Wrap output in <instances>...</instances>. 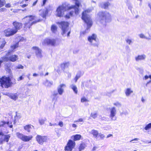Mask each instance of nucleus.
Masks as SVG:
<instances>
[{
	"label": "nucleus",
	"instance_id": "nucleus-56",
	"mask_svg": "<svg viewBox=\"0 0 151 151\" xmlns=\"http://www.w3.org/2000/svg\"><path fill=\"white\" fill-rule=\"evenodd\" d=\"M149 78V76H148L147 75H146L145 76L144 78V79H145V80L147 79L148 78Z\"/></svg>",
	"mask_w": 151,
	"mask_h": 151
},
{
	"label": "nucleus",
	"instance_id": "nucleus-35",
	"mask_svg": "<svg viewBox=\"0 0 151 151\" xmlns=\"http://www.w3.org/2000/svg\"><path fill=\"white\" fill-rule=\"evenodd\" d=\"M151 128V123H150L147 125L145 127V129L146 130H147Z\"/></svg>",
	"mask_w": 151,
	"mask_h": 151
},
{
	"label": "nucleus",
	"instance_id": "nucleus-50",
	"mask_svg": "<svg viewBox=\"0 0 151 151\" xmlns=\"http://www.w3.org/2000/svg\"><path fill=\"white\" fill-rule=\"evenodd\" d=\"M83 120L82 118H80L76 121H75L74 122H83Z\"/></svg>",
	"mask_w": 151,
	"mask_h": 151
},
{
	"label": "nucleus",
	"instance_id": "nucleus-24",
	"mask_svg": "<svg viewBox=\"0 0 151 151\" xmlns=\"http://www.w3.org/2000/svg\"><path fill=\"white\" fill-rule=\"evenodd\" d=\"M69 65L68 62L63 63L61 64V67L62 69L64 70L65 68H68Z\"/></svg>",
	"mask_w": 151,
	"mask_h": 151
},
{
	"label": "nucleus",
	"instance_id": "nucleus-1",
	"mask_svg": "<svg viewBox=\"0 0 151 151\" xmlns=\"http://www.w3.org/2000/svg\"><path fill=\"white\" fill-rule=\"evenodd\" d=\"M75 1L76 5H71L70 6L68 4H64L59 6L56 10L57 16L59 17L62 16L64 14V12L67 10L72 9L71 11L68 14L65 15V17L68 19L72 16L74 12L76 15L78 13V7L80 4L79 0H75Z\"/></svg>",
	"mask_w": 151,
	"mask_h": 151
},
{
	"label": "nucleus",
	"instance_id": "nucleus-33",
	"mask_svg": "<svg viewBox=\"0 0 151 151\" xmlns=\"http://www.w3.org/2000/svg\"><path fill=\"white\" fill-rule=\"evenodd\" d=\"M86 145L84 143H82L81 144L79 148V151H81L83 150L85 147H86Z\"/></svg>",
	"mask_w": 151,
	"mask_h": 151
},
{
	"label": "nucleus",
	"instance_id": "nucleus-51",
	"mask_svg": "<svg viewBox=\"0 0 151 151\" xmlns=\"http://www.w3.org/2000/svg\"><path fill=\"white\" fill-rule=\"evenodd\" d=\"M43 66V64H40V65H39V67H38L39 69V70L41 69L42 68V67Z\"/></svg>",
	"mask_w": 151,
	"mask_h": 151
},
{
	"label": "nucleus",
	"instance_id": "nucleus-11",
	"mask_svg": "<svg viewBox=\"0 0 151 151\" xmlns=\"http://www.w3.org/2000/svg\"><path fill=\"white\" fill-rule=\"evenodd\" d=\"M75 142L72 140H70L69 141L67 146L65 147V151H71L73 148L75 147Z\"/></svg>",
	"mask_w": 151,
	"mask_h": 151
},
{
	"label": "nucleus",
	"instance_id": "nucleus-62",
	"mask_svg": "<svg viewBox=\"0 0 151 151\" xmlns=\"http://www.w3.org/2000/svg\"><path fill=\"white\" fill-rule=\"evenodd\" d=\"M72 127H74V128H75V127H77V126L75 124H72Z\"/></svg>",
	"mask_w": 151,
	"mask_h": 151
},
{
	"label": "nucleus",
	"instance_id": "nucleus-47",
	"mask_svg": "<svg viewBox=\"0 0 151 151\" xmlns=\"http://www.w3.org/2000/svg\"><path fill=\"white\" fill-rule=\"evenodd\" d=\"M101 119L102 120H104L105 121H106L107 120V118L105 116H103V117H101Z\"/></svg>",
	"mask_w": 151,
	"mask_h": 151
},
{
	"label": "nucleus",
	"instance_id": "nucleus-26",
	"mask_svg": "<svg viewBox=\"0 0 151 151\" xmlns=\"http://www.w3.org/2000/svg\"><path fill=\"white\" fill-rule=\"evenodd\" d=\"M70 87L73 89L74 92L76 94H77L78 91L76 86L74 84H72L70 86Z\"/></svg>",
	"mask_w": 151,
	"mask_h": 151
},
{
	"label": "nucleus",
	"instance_id": "nucleus-64",
	"mask_svg": "<svg viewBox=\"0 0 151 151\" xmlns=\"http://www.w3.org/2000/svg\"><path fill=\"white\" fill-rule=\"evenodd\" d=\"M38 74L36 73H34L33 74V76H38Z\"/></svg>",
	"mask_w": 151,
	"mask_h": 151
},
{
	"label": "nucleus",
	"instance_id": "nucleus-17",
	"mask_svg": "<svg viewBox=\"0 0 151 151\" xmlns=\"http://www.w3.org/2000/svg\"><path fill=\"white\" fill-rule=\"evenodd\" d=\"M146 58V56L144 54H143L142 55H139L137 56H135V59L136 61L138 62L140 60H144Z\"/></svg>",
	"mask_w": 151,
	"mask_h": 151
},
{
	"label": "nucleus",
	"instance_id": "nucleus-39",
	"mask_svg": "<svg viewBox=\"0 0 151 151\" xmlns=\"http://www.w3.org/2000/svg\"><path fill=\"white\" fill-rule=\"evenodd\" d=\"M82 75V74L81 72V71H79L77 73L76 77L79 79Z\"/></svg>",
	"mask_w": 151,
	"mask_h": 151
},
{
	"label": "nucleus",
	"instance_id": "nucleus-52",
	"mask_svg": "<svg viewBox=\"0 0 151 151\" xmlns=\"http://www.w3.org/2000/svg\"><path fill=\"white\" fill-rule=\"evenodd\" d=\"M11 6V5L10 4H7L5 5L6 7H10Z\"/></svg>",
	"mask_w": 151,
	"mask_h": 151
},
{
	"label": "nucleus",
	"instance_id": "nucleus-59",
	"mask_svg": "<svg viewBox=\"0 0 151 151\" xmlns=\"http://www.w3.org/2000/svg\"><path fill=\"white\" fill-rule=\"evenodd\" d=\"M139 138H134V139H132V140H131L130 142H131L132 141H134V140H139Z\"/></svg>",
	"mask_w": 151,
	"mask_h": 151
},
{
	"label": "nucleus",
	"instance_id": "nucleus-63",
	"mask_svg": "<svg viewBox=\"0 0 151 151\" xmlns=\"http://www.w3.org/2000/svg\"><path fill=\"white\" fill-rule=\"evenodd\" d=\"M93 65L94 64H93L90 63L88 65L89 66L91 67L93 66Z\"/></svg>",
	"mask_w": 151,
	"mask_h": 151
},
{
	"label": "nucleus",
	"instance_id": "nucleus-48",
	"mask_svg": "<svg viewBox=\"0 0 151 151\" xmlns=\"http://www.w3.org/2000/svg\"><path fill=\"white\" fill-rule=\"evenodd\" d=\"M24 78L22 76H20L17 79V81H20L22 80Z\"/></svg>",
	"mask_w": 151,
	"mask_h": 151
},
{
	"label": "nucleus",
	"instance_id": "nucleus-37",
	"mask_svg": "<svg viewBox=\"0 0 151 151\" xmlns=\"http://www.w3.org/2000/svg\"><path fill=\"white\" fill-rule=\"evenodd\" d=\"M6 3L5 0H0V8L3 6Z\"/></svg>",
	"mask_w": 151,
	"mask_h": 151
},
{
	"label": "nucleus",
	"instance_id": "nucleus-53",
	"mask_svg": "<svg viewBox=\"0 0 151 151\" xmlns=\"http://www.w3.org/2000/svg\"><path fill=\"white\" fill-rule=\"evenodd\" d=\"M47 0H43V4L42 5V6H44L45 4L46 3V2L47 1Z\"/></svg>",
	"mask_w": 151,
	"mask_h": 151
},
{
	"label": "nucleus",
	"instance_id": "nucleus-25",
	"mask_svg": "<svg viewBox=\"0 0 151 151\" xmlns=\"http://www.w3.org/2000/svg\"><path fill=\"white\" fill-rule=\"evenodd\" d=\"M32 137V136H27L24 135L22 140L25 142L28 141L30 140Z\"/></svg>",
	"mask_w": 151,
	"mask_h": 151
},
{
	"label": "nucleus",
	"instance_id": "nucleus-4",
	"mask_svg": "<svg viewBox=\"0 0 151 151\" xmlns=\"http://www.w3.org/2000/svg\"><path fill=\"white\" fill-rule=\"evenodd\" d=\"M98 20L100 22L106 26V22L109 21L110 19V14L106 12L100 11L97 14Z\"/></svg>",
	"mask_w": 151,
	"mask_h": 151
},
{
	"label": "nucleus",
	"instance_id": "nucleus-57",
	"mask_svg": "<svg viewBox=\"0 0 151 151\" xmlns=\"http://www.w3.org/2000/svg\"><path fill=\"white\" fill-rule=\"evenodd\" d=\"M27 6V4H24L22 5H20V6H21L22 8H24V7L26 6Z\"/></svg>",
	"mask_w": 151,
	"mask_h": 151
},
{
	"label": "nucleus",
	"instance_id": "nucleus-6",
	"mask_svg": "<svg viewBox=\"0 0 151 151\" xmlns=\"http://www.w3.org/2000/svg\"><path fill=\"white\" fill-rule=\"evenodd\" d=\"M59 24V26L61 28L62 30V34L63 36H65V34L68 32L67 36H69L70 33V31L69 30V24L68 22H62L60 23L58 22Z\"/></svg>",
	"mask_w": 151,
	"mask_h": 151
},
{
	"label": "nucleus",
	"instance_id": "nucleus-3",
	"mask_svg": "<svg viewBox=\"0 0 151 151\" xmlns=\"http://www.w3.org/2000/svg\"><path fill=\"white\" fill-rule=\"evenodd\" d=\"M35 17L32 15L27 16L23 19L24 22V30H27V29H29L30 27L33 24L40 22V19L37 21H32L35 19Z\"/></svg>",
	"mask_w": 151,
	"mask_h": 151
},
{
	"label": "nucleus",
	"instance_id": "nucleus-27",
	"mask_svg": "<svg viewBox=\"0 0 151 151\" xmlns=\"http://www.w3.org/2000/svg\"><path fill=\"white\" fill-rule=\"evenodd\" d=\"M91 133L92 134L94 137L96 138H97V136L99 135L98 132L97 130L94 129H93L91 130Z\"/></svg>",
	"mask_w": 151,
	"mask_h": 151
},
{
	"label": "nucleus",
	"instance_id": "nucleus-49",
	"mask_svg": "<svg viewBox=\"0 0 151 151\" xmlns=\"http://www.w3.org/2000/svg\"><path fill=\"white\" fill-rule=\"evenodd\" d=\"M58 125H59L60 127H62L63 126V123L62 122H60L58 123Z\"/></svg>",
	"mask_w": 151,
	"mask_h": 151
},
{
	"label": "nucleus",
	"instance_id": "nucleus-38",
	"mask_svg": "<svg viewBox=\"0 0 151 151\" xmlns=\"http://www.w3.org/2000/svg\"><path fill=\"white\" fill-rule=\"evenodd\" d=\"M24 68V66L20 64L18 65L17 66L15 67V68L16 69H23Z\"/></svg>",
	"mask_w": 151,
	"mask_h": 151
},
{
	"label": "nucleus",
	"instance_id": "nucleus-14",
	"mask_svg": "<svg viewBox=\"0 0 151 151\" xmlns=\"http://www.w3.org/2000/svg\"><path fill=\"white\" fill-rule=\"evenodd\" d=\"M32 49L35 50L36 55L37 58H40L42 57V51L40 49L37 47H33Z\"/></svg>",
	"mask_w": 151,
	"mask_h": 151
},
{
	"label": "nucleus",
	"instance_id": "nucleus-16",
	"mask_svg": "<svg viewBox=\"0 0 151 151\" xmlns=\"http://www.w3.org/2000/svg\"><path fill=\"white\" fill-rule=\"evenodd\" d=\"M66 87L65 84H61L58 87V92L59 94L62 95L64 91V88Z\"/></svg>",
	"mask_w": 151,
	"mask_h": 151
},
{
	"label": "nucleus",
	"instance_id": "nucleus-45",
	"mask_svg": "<svg viewBox=\"0 0 151 151\" xmlns=\"http://www.w3.org/2000/svg\"><path fill=\"white\" fill-rule=\"evenodd\" d=\"M99 136L100 137V138L101 139H103L105 137V135L101 133H100L99 134Z\"/></svg>",
	"mask_w": 151,
	"mask_h": 151
},
{
	"label": "nucleus",
	"instance_id": "nucleus-13",
	"mask_svg": "<svg viewBox=\"0 0 151 151\" xmlns=\"http://www.w3.org/2000/svg\"><path fill=\"white\" fill-rule=\"evenodd\" d=\"M4 33L6 36L8 37L16 33V31H14L12 28H9L4 31Z\"/></svg>",
	"mask_w": 151,
	"mask_h": 151
},
{
	"label": "nucleus",
	"instance_id": "nucleus-61",
	"mask_svg": "<svg viewBox=\"0 0 151 151\" xmlns=\"http://www.w3.org/2000/svg\"><path fill=\"white\" fill-rule=\"evenodd\" d=\"M3 143V142L2 140H1V138L0 137V145L2 144Z\"/></svg>",
	"mask_w": 151,
	"mask_h": 151
},
{
	"label": "nucleus",
	"instance_id": "nucleus-8",
	"mask_svg": "<svg viewBox=\"0 0 151 151\" xmlns=\"http://www.w3.org/2000/svg\"><path fill=\"white\" fill-rule=\"evenodd\" d=\"M12 123H9V122H6L1 121H0V129L4 130L6 129L8 127L10 128H12L13 125L11 124Z\"/></svg>",
	"mask_w": 151,
	"mask_h": 151
},
{
	"label": "nucleus",
	"instance_id": "nucleus-55",
	"mask_svg": "<svg viewBox=\"0 0 151 151\" xmlns=\"http://www.w3.org/2000/svg\"><path fill=\"white\" fill-rule=\"evenodd\" d=\"M49 125H50V126H52L56 125L57 124L56 123H55V124H52L51 123H50Z\"/></svg>",
	"mask_w": 151,
	"mask_h": 151
},
{
	"label": "nucleus",
	"instance_id": "nucleus-44",
	"mask_svg": "<svg viewBox=\"0 0 151 151\" xmlns=\"http://www.w3.org/2000/svg\"><path fill=\"white\" fill-rule=\"evenodd\" d=\"M114 105L118 107H120L121 106V104L118 102L114 103Z\"/></svg>",
	"mask_w": 151,
	"mask_h": 151
},
{
	"label": "nucleus",
	"instance_id": "nucleus-23",
	"mask_svg": "<svg viewBox=\"0 0 151 151\" xmlns=\"http://www.w3.org/2000/svg\"><path fill=\"white\" fill-rule=\"evenodd\" d=\"M32 127H33L32 125L28 124L24 126V128L26 131H27L29 133L30 132L31 130L32 129Z\"/></svg>",
	"mask_w": 151,
	"mask_h": 151
},
{
	"label": "nucleus",
	"instance_id": "nucleus-20",
	"mask_svg": "<svg viewBox=\"0 0 151 151\" xmlns=\"http://www.w3.org/2000/svg\"><path fill=\"white\" fill-rule=\"evenodd\" d=\"M10 137V136L9 134L4 135L2 136H1L0 137L3 142H8L9 139Z\"/></svg>",
	"mask_w": 151,
	"mask_h": 151
},
{
	"label": "nucleus",
	"instance_id": "nucleus-43",
	"mask_svg": "<svg viewBox=\"0 0 151 151\" xmlns=\"http://www.w3.org/2000/svg\"><path fill=\"white\" fill-rule=\"evenodd\" d=\"M139 37L145 39L146 38V37L143 34H140L139 35Z\"/></svg>",
	"mask_w": 151,
	"mask_h": 151
},
{
	"label": "nucleus",
	"instance_id": "nucleus-5",
	"mask_svg": "<svg viewBox=\"0 0 151 151\" xmlns=\"http://www.w3.org/2000/svg\"><path fill=\"white\" fill-rule=\"evenodd\" d=\"M18 43H17L16 45H13L11 47V50H9L8 53L6 54L5 55L3 56L4 58V59H5V62H8L9 61H12L14 62L17 60L18 59V56L15 55H13L10 57H9V55L11 52L13 51L14 49L16 48L18 46Z\"/></svg>",
	"mask_w": 151,
	"mask_h": 151
},
{
	"label": "nucleus",
	"instance_id": "nucleus-9",
	"mask_svg": "<svg viewBox=\"0 0 151 151\" xmlns=\"http://www.w3.org/2000/svg\"><path fill=\"white\" fill-rule=\"evenodd\" d=\"M36 139L39 144L42 145L44 142H47L49 139L47 136L37 135L36 137Z\"/></svg>",
	"mask_w": 151,
	"mask_h": 151
},
{
	"label": "nucleus",
	"instance_id": "nucleus-19",
	"mask_svg": "<svg viewBox=\"0 0 151 151\" xmlns=\"http://www.w3.org/2000/svg\"><path fill=\"white\" fill-rule=\"evenodd\" d=\"M44 42L47 44V45H53L55 43V40L54 39H47L44 40Z\"/></svg>",
	"mask_w": 151,
	"mask_h": 151
},
{
	"label": "nucleus",
	"instance_id": "nucleus-54",
	"mask_svg": "<svg viewBox=\"0 0 151 151\" xmlns=\"http://www.w3.org/2000/svg\"><path fill=\"white\" fill-rule=\"evenodd\" d=\"M20 10V9H16L14 10L13 11L14 12L16 13V12H19Z\"/></svg>",
	"mask_w": 151,
	"mask_h": 151
},
{
	"label": "nucleus",
	"instance_id": "nucleus-30",
	"mask_svg": "<svg viewBox=\"0 0 151 151\" xmlns=\"http://www.w3.org/2000/svg\"><path fill=\"white\" fill-rule=\"evenodd\" d=\"M81 136L80 134H76L73 136V140L74 141H76L80 139Z\"/></svg>",
	"mask_w": 151,
	"mask_h": 151
},
{
	"label": "nucleus",
	"instance_id": "nucleus-46",
	"mask_svg": "<svg viewBox=\"0 0 151 151\" xmlns=\"http://www.w3.org/2000/svg\"><path fill=\"white\" fill-rule=\"evenodd\" d=\"M6 9L5 8H3L0 9V12L6 11Z\"/></svg>",
	"mask_w": 151,
	"mask_h": 151
},
{
	"label": "nucleus",
	"instance_id": "nucleus-34",
	"mask_svg": "<svg viewBox=\"0 0 151 151\" xmlns=\"http://www.w3.org/2000/svg\"><path fill=\"white\" fill-rule=\"evenodd\" d=\"M52 82H51L48 81V80H46L45 82V86L47 87H50V86L52 84Z\"/></svg>",
	"mask_w": 151,
	"mask_h": 151
},
{
	"label": "nucleus",
	"instance_id": "nucleus-29",
	"mask_svg": "<svg viewBox=\"0 0 151 151\" xmlns=\"http://www.w3.org/2000/svg\"><path fill=\"white\" fill-rule=\"evenodd\" d=\"M97 116L98 113L96 111H94L93 112L91 113L90 116L92 117L94 119L96 118L97 117Z\"/></svg>",
	"mask_w": 151,
	"mask_h": 151
},
{
	"label": "nucleus",
	"instance_id": "nucleus-31",
	"mask_svg": "<svg viewBox=\"0 0 151 151\" xmlns=\"http://www.w3.org/2000/svg\"><path fill=\"white\" fill-rule=\"evenodd\" d=\"M17 136L19 138L22 140L24 136L23 134L17 132L16 133Z\"/></svg>",
	"mask_w": 151,
	"mask_h": 151
},
{
	"label": "nucleus",
	"instance_id": "nucleus-40",
	"mask_svg": "<svg viewBox=\"0 0 151 151\" xmlns=\"http://www.w3.org/2000/svg\"><path fill=\"white\" fill-rule=\"evenodd\" d=\"M88 100H87L85 97H83L81 99V102H88Z\"/></svg>",
	"mask_w": 151,
	"mask_h": 151
},
{
	"label": "nucleus",
	"instance_id": "nucleus-22",
	"mask_svg": "<svg viewBox=\"0 0 151 151\" xmlns=\"http://www.w3.org/2000/svg\"><path fill=\"white\" fill-rule=\"evenodd\" d=\"M109 5L110 3L109 2H101L99 3V6L102 8L106 9L108 8Z\"/></svg>",
	"mask_w": 151,
	"mask_h": 151
},
{
	"label": "nucleus",
	"instance_id": "nucleus-28",
	"mask_svg": "<svg viewBox=\"0 0 151 151\" xmlns=\"http://www.w3.org/2000/svg\"><path fill=\"white\" fill-rule=\"evenodd\" d=\"M133 92V91L131 90L130 88H127L125 91V94L127 96H129Z\"/></svg>",
	"mask_w": 151,
	"mask_h": 151
},
{
	"label": "nucleus",
	"instance_id": "nucleus-58",
	"mask_svg": "<svg viewBox=\"0 0 151 151\" xmlns=\"http://www.w3.org/2000/svg\"><path fill=\"white\" fill-rule=\"evenodd\" d=\"M37 1L38 0H37L35 1V2H34L32 4V6H34L35 5H36V4H37Z\"/></svg>",
	"mask_w": 151,
	"mask_h": 151
},
{
	"label": "nucleus",
	"instance_id": "nucleus-10",
	"mask_svg": "<svg viewBox=\"0 0 151 151\" xmlns=\"http://www.w3.org/2000/svg\"><path fill=\"white\" fill-rule=\"evenodd\" d=\"M96 36L94 34H92L91 35L89 36L88 38V40L90 43L91 45L94 46H98V44L95 43L96 42Z\"/></svg>",
	"mask_w": 151,
	"mask_h": 151
},
{
	"label": "nucleus",
	"instance_id": "nucleus-15",
	"mask_svg": "<svg viewBox=\"0 0 151 151\" xmlns=\"http://www.w3.org/2000/svg\"><path fill=\"white\" fill-rule=\"evenodd\" d=\"M14 28H12L14 31H16V33L18 30L19 29L22 27V24L17 22H14L13 23Z\"/></svg>",
	"mask_w": 151,
	"mask_h": 151
},
{
	"label": "nucleus",
	"instance_id": "nucleus-7",
	"mask_svg": "<svg viewBox=\"0 0 151 151\" xmlns=\"http://www.w3.org/2000/svg\"><path fill=\"white\" fill-rule=\"evenodd\" d=\"M1 86L5 88H8L11 86L12 83L9 77H3L0 79Z\"/></svg>",
	"mask_w": 151,
	"mask_h": 151
},
{
	"label": "nucleus",
	"instance_id": "nucleus-18",
	"mask_svg": "<svg viewBox=\"0 0 151 151\" xmlns=\"http://www.w3.org/2000/svg\"><path fill=\"white\" fill-rule=\"evenodd\" d=\"M6 95L8 96L11 99L14 100H16L18 98V95L17 93H6Z\"/></svg>",
	"mask_w": 151,
	"mask_h": 151
},
{
	"label": "nucleus",
	"instance_id": "nucleus-2",
	"mask_svg": "<svg viewBox=\"0 0 151 151\" xmlns=\"http://www.w3.org/2000/svg\"><path fill=\"white\" fill-rule=\"evenodd\" d=\"M91 11L90 9H88L82 13V19L87 24V28L86 29L82 32L81 33V35L82 34L83 35L88 32V29H89L92 25V21L91 19L90 16L87 14V13L90 12Z\"/></svg>",
	"mask_w": 151,
	"mask_h": 151
},
{
	"label": "nucleus",
	"instance_id": "nucleus-21",
	"mask_svg": "<svg viewBox=\"0 0 151 151\" xmlns=\"http://www.w3.org/2000/svg\"><path fill=\"white\" fill-rule=\"evenodd\" d=\"M40 15L43 18L45 17L46 15L47 14L48 12V10L46 8L43 10H40Z\"/></svg>",
	"mask_w": 151,
	"mask_h": 151
},
{
	"label": "nucleus",
	"instance_id": "nucleus-42",
	"mask_svg": "<svg viewBox=\"0 0 151 151\" xmlns=\"http://www.w3.org/2000/svg\"><path fill=\"white\" fill-rule=\"evenodd\" d=\"M126 41L129 45H130L132 42L131 40L128 38L126 39Z\"/></svg>",
	"mask_w": 151,
	"mask_h": 151
},
{
	"label": "nucleus",
	"instance_id": "nucleus-12",
	"mask_svg": "<svg viewBox=\"0 0 151 151\" xmlns=\"http://www.w3.org/2000/svg\"><path fill=\"white\" fill-rule=\"evenodd\" d=\"M110 113L109 116L112 121H115L116 120V117L115 116L116 114V110L115 107H113L110 109Z\"/></svg>",
	"mask_w": 151,
	"mask_h": 151
},
{
	"label": "nucleus",
	"instance_id": "nucleus-36",
	"mask_svg": "<svg viewBox=\"0 0 151 151\" xmlns=\"http://www.w3.org/2000/svg\"><path fill=\"white\" fill-rule=\"evenodd\" d=\"M46 120L45 119H40L39 120V122L40 124L41 125L43 124L45 121Z\"/></svg>",
	"mask_w": 151,
	"mask_h": 151
},
{
	"label": "nucleus",
	"instance_id": "nucleus-60",
	"mask_svg": "<svg viewBox=\"0 0 151 151\" xmlns=\"http://www.w3.org/2000/svg\"><path fill=\"white\" fill-rule=\"evenodd\" d=\"M151 83V80H150L148 82L145 84V86H147V85Z\"/></svg>",
	"mask_w": 151,
	"mask_h": 151
},
{
	"label": "nucleus",
	"instance_id": "nucleus-32",
	"mask_svg": "<svg viewBox=\"0 0 151 151\" xmlns=\"http://www.w3.org/2000/svg\"><path fill=\"white\" fill-rule=\"evenodd\" d=\"M57 27L54 25H52L51 26V30L52 32L55 33L57 31Z\"/></svg>",
	"mask_w": 151,
	"mask_h": 151
},
{
	"label": "nucleus",
	"instance_id": "nucleus-41",
	"mask_svg": "<svg viewBox=\"0 0 151 151\" xmlns=\"http://www.w3.org/2000/svg\"><path fill=\"white\" fill-rule=\"evenodd\" d=\"M127 5L128 6V9H131L132 8V5L129 2V1H128V3H127Z\"/></svg>",
	"mask_w": 151,
	"mask_h": 151
}]
</instances>
